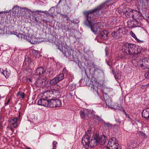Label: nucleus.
Instances as JSON below:
<instances>
[{"instance_id": "nucleus-1", "label": "nucleus", "mask_w": 149, "mask_h": 149, "mask_svg": "<svg viewBox=\"0 0 149 149\" xmlns=\"http://www.w3.org/2000/svg\"><path fill=\"white\" fill-rule=\"evenodd\" d=\"M106 6L105 3H103L93 9L85 11L83 13L84 15L86 17L87 22L85 23V24L89 27L92 31L95 34L97 33L100 28V24L99 22L94 23L92 22L93 15L95 13L96 15H101L105 10Z\"/></svg>"}, {"instance_id": "nucleus-2", "label": "nucleus", "mask_w": 149, "mask_h": 149, "mask_svg": "<svg viewBox=\"0 0 149 149\" xmlns=\"http://www.w3.org/2000/svg\"><path fill=\"white\" fill-rule=\"evenodd\" d=\"M142 50L141 46L132 43L125 44L123 45L122 49L123 52L130 55L140 53Z\"/></svg>"}, {"instance_id": "nucleus-3", "label": "nucleus", "mask_w": 149, "mask_h": 149, "mask_svg": "<svg viewBox=\"0 0 149 149\" xmlns=\"http://www.w3.org/2000/svg\"><path fill=\"white\" fill-rule=\"evenodd\" d=\"M99 136L98 134H95L94 138L90 139L89 138V135L87 134L85 135L82 139V143L85 148H88L89 147L92 148L95 146L98 142L97 137Z\"/></svg>"}, {"instance_id": "nucleus-4", "label": "nucleus", "mask_w": 149, "mask_h": 149, "mask_svg": "<svg viewBox=\"0 0 149 149\" xmlns=\"http://www.w3.org/2000/svg\"><path fill=\"white\" fill-rule=\"evenodd\" d=\"M48 93H45L42 98L38 101V105L49 107L50 99L49 96L48 95Z\"/></svg>"}, {"instance_id": "nucleus-5", "label": "nucleus", "mask_w": 149, "mask_h": 149, "mask_svg": "<svg viewBox=\"0 0 149 149\" xmlns=\"http://www.w3.org/2000/svg\"><path fill=\"white\" fill-rule=\"evenodd\" d=\"M101 84L97 81V80L95 78H93L91 80L89 86L93 89L94 92H97L99 95L98 92L99 87L100 86Z\"/></svg>"}, {"instance_id": "nucleus-6", "label": "nucleus", "mask_w": 149, "mask_h": 149, "mask_svg": "<svg viewBox=\"0 0 149 149\" xmlns=\"http://www.w3.org/2000/svg\"><path fill=\"white\" fill-rule=\"evenodd\" d=\"M137 65L143 69L149 68V59L145 58L140 59L137 63Z\"/></svg>"}, {"instance_id": "nucleus-7", "label": "nucleus", "mask_w": 149, "mask_h": 149, "mask_svg": "<svg viewBox=\"0 0 149 149\" xmlns=\"http://www.w3.org/2000/svg\"><path fill=\"white\" fill-rule=\"evenodd\" d=\"M56 44L58 49L62 52L64 56H65L67 54L68 55L71 54V53L70 52L69 50H68L67 48L63 46L61 42L60 43L59 42H56Z\"/></svg>"}, {"instance_id": "nucleus-8", "label": "nucleus", "mask_w": 149, "mask_h": 149, "mask_svg": "<svg viewBox=\"0 0 149 149\" xmlns=\"http://www.w3.org/2000/svg\"><path fill=\"white\" fill-rule=\"evenodd\" d=\"M37 85L40 86L42 85L45 86L48 83V81L46 78L38 79L36 82Z\"/></svg>"}, {"instance_id": "nucleus-9", "label": "nucleus", "mask_w": 149, "mask_h": 149, "mask_svg": "<svg viewBox=\"0 0 149 149\" xmlns=\"http://www.w3.org/2000/svg\"><path fill=\"white\" fill-rule=\"evenodd\" d=\"M116 28L118 30V33L119 34H120L121 37L125 34L127 31L125 27L122 26H117Z\"/></svg>"}, {"instance_id": "nucleus-10", "label": "nucleus", "mask_w": 149, "mask_h": 149, "mask_svg": "<svg viewBox=\"0 0 149 149\" xmlns=\"http://www.w3.org/2000/svg\"><path fill=\"white\" fill-rule=\"evenodd\" d=\"M45 73V70L42 67L38 68L36 70L35 74L36 75H38L41 77L43 76Z\"/></svg>"}, {"instance_id": "nucleus-11", "label": "nucleus", "mask_w": 149, "mask_h": 149, "mask_svg": "<svg viewBox=\"0 0 149 149\" xmlns=\"http://www.w3.org/2000/svg\"><path fill=\"white\" fill-rule=\"evenodd\" d=\"M80 113L82 118H84L86 119H88L91 116L90 113L87 110L81 111Z\"/></svg>"}, {"instance_id": "nucleus-12", "label": "nucleus", "mask_w": 149, "mask_h": 149, "mask_svg": "<svg viewBox=\"0 0 149 149\" xmlns=\"http://www.w3.org/2000/svg\"><path fill=\"white\" fill-rule=\"evenodd\" d=\"M109 32L107 31H101L99 37L101 38V39L104 40H107L108 38V34Z\"/></svg>"}, {"instance_id": "nucleus-13", "label": "nucleus", "mask_w": 149, "mask_h": 149, "mask_svg": "<svg viewBox=\"0 0 149 149\" xmlns=\"http://www.w3.org/2000/svg\"><path fill=\"white\" fill-rule=\"evenodd\" d=\"M132 18L133 19H141L142 18L141 16V13L139 11L134 10L133 11Z\"/></svg>"}, {"instance_id": "nucleus-14", "label": "nucleus", "mask_w": 149, "mask_h": 149, "mask_svg": "<svg viewBox=\"0 0 149 149\" xmlns=\"http://www.w3.org/2000/svg\"><path fill=\"white\" fill-rule=\"evenodd\" d=\"M116 143H118L116 141V139L115 138H113L111 139H109V141L107 145L108 148L109 147H112L116 145Z\"/></svg>"}, {"instance_id": "nucleus-15", "label": "nucleus", "mask_w": 149, "mask_h": 149, "mask_svg": "<svg viewBox=\"0 0 149 149\" xmlns=\"http://www.w3.org/2000/svg\"><path fill=\"white\" fill-rule=\"evenodd\" d=\"M142 115L143 118L149 120V109L147 108L144 109L142 113Z\"/></svg>"}, {"instance_id": "nucleus-16", "label": "nucleus", "mask_w": 149, "mask_h": 149, "mask_svg": "<svg viewBox=\"0 0 149 149\" xmlns=\"http://www.w3.org/2000/svg\"><path fill=\"white\" fill-rule=\"evenodd\" d=\"M99 136L97 137V140L98 143L101 145H104L105 144L106 141L107 140L106 137L104 135L102 136L100 138H98Z\"/></svg>"}, {"instance_id": "nucleus-17", "label": "nucleus", "mask_w": 149, "mask_h": 149, "mask_svg": "<svg viewBox=\"0 0 149 149\" xmlns=\"http://www.w3.org/2000/svg\"><path fill=\"white\" fill-rule=\"evenodd\" d=\"M133 25H132V27H135L140 26L142 25L140 19H134Z\"/></svg>"}, {"instance_id": "nucleus-18", "label": "nucleus", "mask_w": 149, "mask_h": 149, "mask_svg": "<svg viewBox=\"0 0 149 149\" xmlns=\"http://www.w3.org/2000/svg\"><path fill=\"white\" fill-rule=\"evenodd\" d=\"M119 34L118 33V30L116 28V31H113L111 33L112 37L114 39H118L121 37L120 34Z\"/></svg>"}, {"instance_id": "nucleus-19", "label": "nucleus", "mask_w": 149, "mask_h": 149, "mask_svg": "<svg viewBox=\"0 0 149 149\" xmlns=\"http://www.w3.org/2000/svg\"><path fill=\"white\" fill-rule=\"evenodd\" d=\"M133 10L132 9H130L129 10L126 11L125 13L126 17L129 18L132 17V15L133 14Z\"/></svg>"}, {"instance_id": "nucleus-20", "label": "nucleus", "mask_w": 149, "mask_h": 149, "mask_svg": "<svg viewBox=\"0 0 149 149\" xmlns=\"http://www.w3.org/2000/svg\"><path fill=\"white\" fill-rule=\"evenodd\" d=\"M56 99H50L49 107H56Z\"/></svg>"}, {"instance_id": "nucleus-21", "label": "nucleus", "mask_w": 149, "mask_h": 149, "mask_svg": "<svg viewBox=\"0 0 149 149\" xmlns=\"http://www.w3.org/2000/svg\"><path fill=\"white\" fill-rule=\"evenodd\" d=\"M59 81L56 77L52 79L49 82V84L51 86L56 85Z\"/></svg>"}, {"instance_id": "nucleus-22", "label": "nucleus", "mask_w": 149, "mask_h": 149, "mask_svg": "<svg viewBox=\"0 0 149 149\" xmlns=\"http://www.w3.org/2000/svg\"><path fill=\"white\" fill-rule=\"evenodd\" d=\"M20 7H19L17 6H14L13 8H12V11L13 13L16 14L17 13L18 14V13L19 12V9H20ZM18 16V15H17Z\"/></svg>"}, {"instance_id": "nucleus-23", "label": "nucleus", "mask_w": 149, "mask_h": 149, "mask_svg": "<svg viewBox=\"0 0 149 149\" xmlns=\"http://www.w3.org/2000/svg\"><path fill=\"white\" fill-rule=\"evenodd\" d=\"M37 39L34 36H32L31 37L29 42L32 44H36L37 42Z\"/></svg>"}, {"instance_id": "nucleus-24", "label": "nucleus", "mask_w": 149, "mask_h": 149, "mask_svg": "<svg viewBox=\"0 0 149 149\" xmlns=\"http://www.w3.org/2000/svg\"><path fill=\"white\" fill-rule=\"evenodd\" d=\"M17 118L15 117H13L10 118L8 120V122L11 125L17 122Z\"/></svg>"}, {"instance_id": "nucleus-25", "label": "nucleus", "mask_w": 149, "mask_h": 149, "mask_svg": "<svg viewBox=\"0 0 149 149\" xmlns=\"http://www.w3.org/2000/svg\"><path fill=\"white\" fill-rule=\"evenodd\" d=\"M2 73L6 78H8L10 75V72L6 70H3L2 72Z\"/></svg>"}, {"instance_id": "nucleus-26", "label": "nucleus", "mask_w": 149, "mask_h": 149, "mask_svg": "<svg viewBox=\"0 0 149 149\" xmlns=\"http://www.w3.org/2000/svg\"><path fill=\"white\" fill-rule=\"evenodd\" d=\"M130 34L131 35L132 37L134 38L138 42L140 43L141 42H142V41L139 40L137 38L136 35L132 31H131L130 32Z\"/></svg>"}, {"instance_id": "nucleus-27", "label": "nucleus", "mask_w": 149, "mask_h": 149, "mask_svg": "<svg viewBox=\"0 0 149 149\" xmlns=\"http://www.w3.org/2000/svg\"><path fill=\"white\" fill-rule=\"evenodd\" d=\"M64 75L63 74L61 73L59 74L58 75L56 76V77L58 81H60L62 80L64 78Z\"/></svg>"}, {"instance_id": "nucleus-28", "label": "nucleus", "mask_w": 149, "mask_h": 149, "mask_svg": "<svg viewBox=\"0 0 149 149\" xmlns=\"http://www.w3.org/2000/svg\"><path fill=\"white\" fill-rule=\"evenodd\" d=\"M147 1V0H138V2L139 4L143 6V5L145 4Z\"/></svg>"}, {"instance_id": "nucleus-29", "label": "nucleus", "mask_w": 149, "mask_h": 149, "mask_svg": "<svg viewBox=\"0 0 149 149\" xmlns=\"http://www.w3.org/2000/svg\"><path fill=\"white\" fill-rule=\"evenodd\" d=\"M56 107H60L62 105L61 102V100L58 99H56Z\"/></svg>"}, {"instance_id": "nucleus-30", "label": "nucleus", "mask_w": 149, "mask_h": 149, "mask_svg": "<svg viewBox=\"0 0 149 149\" xmlns=\"http://www.w3.org/2000/svg\"><path fill=\"white\" fill-rule=\"evenodd\" d=\"M137 134L139 136H141L143 137H145L146 136V134L145 133L141 131H138L137 132Z\"/></svg>"}, {"instance_id": "nucleus-31", "label": "nucleus", "mask_w": 149, "mask_h": 149, "mask_svg": "<svg viewBox=\"0 0 149 149\" xmlns=\"http://www.w3.org/2000/svg\"><path fill=\"white\" fill-rule=\"evenodd\" d=\"M108 148L109 149H120L118 143H116V145H115L114 146L109 147V148Z\"/></svg>"}, {"instance_id": "nucleus-32", "label": "nucleus", "mask_w": 149, "mask_h": 149, "mask_svg": "<svg viewBox=\"0 0 149 149\" xmlns=\"http://www.w3.org/2000/svg\"><path fill=\"white\" fill-rule=\"evenodd\" d=\"M23 38L24 39H25L28 41L29 42V40H30L31 37L29 36L23 35Z\"/></svg>"}, {"instance_id": "nucleus-33", "label": "nucleus", "mask_w": 149, "mask_h": 149, "mask_svg": "<svg viewBox=\"0 0 149 149\" xmlns=\"http://www.w3.org/2000/svg\"><path fill=\"white\" fill-rule=\"evenodd\" d=\"M33 19L35 20L36 23H38L39 22V18L37 17L34 16L33 17Z\"/></svg>"}, {"instance_id": "nucleus-34", "label": "nucleus", "mask_w": 149, "mask_h": 149, "mask_svg": "<svg viewBox=\"0 0 149 149\" xmlns=\"http://www.w3.org/2000/svg\"><path fill=\"white\" fill-rule=\"evenodd\" d=\"M133 20L132 21L130 20L128 21L127 23L128 25H130L132 28H133L132 25H133Z\"/></svg>"}, {"instance_id": "nucleus-35", "label": "nucleus", "mask_w": 149, "mask_h": 149, "mask_svg": "<svg viewBox=\"0 0 149 149\" xmlns=\"http://www.w3.org/2000/svg\"><path fill=\"white\" fill-rule=\"evenodd\" d=\"M20 9L24 10H26V11H27L28 12H29L31 11V10H30L28 8H26V7L22 8V7H20Z\"/></svg>"}, {"instance_id": "nucleus-36", "label": "nucleus", "mask_w": 149, "mask_h": 149, "mask_svg": "<svg viewBox=\"0 0 149 149\" xmlns=\"http://www.w3.org/2000/svg\"><path fill=\"white\" fill-rule=\"evenodd\" d=\"M95 118L100 121H101L102 120V119L101 118L97 116H95Z\"/></svg>"}, {"instance_id": "nucleus-37", "label": "nucleus", "mask_w": 149, "mask_h": 149, "mask_svg": "<svg viewBox=\"0 0 149 149\" xmlns=\"http://www.w3.org/2000/svg\"><path fill=\"white\" fill-rule=\"evenodd\" d=\"M33 53L35 55V56H37L39 54L38 51L37 50H33Z\"/></svg>"}, {"instance_id": "nucleus-38", "label": "nucleus", "mask_w": 149, "mask_h": 149, "mask_svg": "<svg viewBox=\"0 0 149 149\" xmlns=\"http://www.w3.org/2000/svg\"><path fill=\"white\" fill-rule=\"evenodd\" d=\"M18 95H19L22 98H24V93L22 92L19 93Z\"/></svg>"}, {"instance_id": "nucleus-39", "label": "nucleus", "mask_w": 149, "mask_h": 149, "mask_svg": "<svg viewBox=\"0 0 149 149\" xmlns=\"http://www.w3.org/2000/svg\"><path fill=\"white\" fill-rule=\"evenodd\" d=\"M121 106L120 105H118V106L116 107V109L119 110H121L123 109V108L120 106Z\"/></svg>"}, {"instance_id": "nucleus-40", "label": "nucleus", "mask_w": 149, "mask_h": 149, "mask_svg": "<svg viewBox=\"0 0 149 149\" xmlns=\"http://www.w3.org/2000/svg\"><path fill=\"white\" fill-rule=\"evenodd\" d=\"M145 76L146 78L149 79V71L146 73Z\"/></svg>"}, {"instance_id": "nucleus-41", "label": "nucleus", "mask_w": 149, "mask_h": 149, "mask_svg": "<svg viewBox=\"0 0 149 149\" xmlns=\"http://www.w3.org/2000/svg\"><path fill=\"white\" fill-rule=\"evenodd\" d=\"M76 63L78 64L79 66L80 67L81 66V64L80 61L79 60L77 61Z\"/></svg>"}, {"instance_id": "nucleus-42", "label": "nucleus", "mask_w": 149, "mask_h": 149, "mask_svg": "<svg viewBox=\"0 0 149 149\" xmlns=\"http://www.w3.org/2000/svg\"><path fill=\"white\" fill-rule=\"evenodd\" d=\"M63 74H67L68 72V71L65 68H64L63 70Z\"/></svg>"}, {"instance_id": "nucleus-43", "label": "nucleus", "mask_w": 149, "mask_h": 149, "mask_svg": "<svg viewBox=\"0 0 149 149\" xmlns=\"http://www.w3.org/2000/svg\"><path fill=\"white\" fill-rule=\"evenodd\" d=\"M104 126L105 127H109L111 126V125L108 123H106L104 124Z\"/></svg>"}, {"instance_id": "nucleus-44", "label": "nucleus", "mask_w": 149, "mask_h": 149, "mask_svg": "<svg viewBox=\"0 0 149 149\" xmlns=\"http://www.w3.org/2000/svg\"><path fill=\"white\" fill-rule=\"evenodd\" d=\"M57 143L56 141H54L53 142V147H56V145L57 144Z\"/></svg>"}, {"instance_id": "nucleus-45", "label": "nucleus", "mask_w": 149, "mask_h": 149, "mask_svg": "<svg viewBox=\"0 0 149 149\" xmlns=\"http://www.w3.org/2000/svg\"><path fill=\"white\" fill-rule=\"evenodd\" d=\"M7 128L9 129L13 132H14V130L12 127L8 126L7 127Z\"/></svg>"}, {"instance_id": "nucleus-46", "label": "nucleus", "mask_w": 149, "mask_h": 149, "mask_svg": "<svg viewBox=\"0 0 149 149\" xmlns=\"http://www.w3.org/2000/svg\"><path fill=\"white\" fill-rule=\"evenodd\" d=\"M92 65L94 68V70L95 71H97V70H99V69L97 68H95V65L93 64H92Z\"/></svg>"}, {"instance_id": "nucleus-47", "label": "nucleus", "mask_w": 149, "mask_h": 149, "mask_svg": "<svg viewBox=\"0 0 149 149\" xmlns=\"http://www.w3.org/2000/svg\"><path fill=\"white\" fill-rule=\"evenodd\" d=\"M91 133V130H89L88 131L86 132V133L85 134V135L86 134H89V138H90V134Z\"/></svg>"}, {"instance_id": "nucleus-48", "label": "nucleus", "mask_w": 149, "mask_h": 149, "mask_svg": "<svg viewBox=\"0 0 149 149\" xmlns=\"http://www.w3.org/2000/svg\"><path fill=\"white\" fill-rule=\"evenodd\" d=\"M4 33V31L3 29L0 28V34Z\"/></svg>"}, {"instance_id": "nucleus-49", "label": "nucleus", "mask_w": 149, "mask_h": 149, "mask_svg": "<svg viewBox=\"0 0 149 149\" xmlns=\"http://www.w3.org/2000/svg\"><path fill=\"white\" fill-rule=\"evenodd\" d=\"M13 125V127H16L17 126V122L16 123H14Z\"/></svg>"}, {"instance_id": "nucleus-50", "label": "nucleus", "mask_w": 149, "mask_h": 149, "mask_svg": "<svg viewBox=\"0 0 149 149\" xmlns=\"http://www.w3.org/2000/svg\"><path fill=\"white\" fill-rule=\"evenodd\" d=\"M43 11L42 10H36V11L35 12H33V13H36V12H39V13H43Z\"/></svg>"}, {"instance_id": "nucleus-51", "label": "nucleus", "mask_w": 149, "mask_h": 149, "mask_svg": "<svg viewBox=\"0 0 149 149\" xmlns=\"http://www.w3.org/2000/svg\"><path fill=\"white\" fill-rule=\"evenodd\" d=\"M17 36L19 37H21V38H22V37L23 36V35H22L21 34H19L18 35H17Z\"/></svg>"}, {"instance_id": "nucleus-52", "label": "nucleus", "mask_w": 149, "mask_h": 149, "mask_svg": "<svg viewBox=\"0 0 149 149\" xmlns=\"http://www.w3.org/2000/svg\"><path fill=\"white\" fill-rule=\"evenodd\" d=\"M62 17L66 18L67 17L68 15H64L63 14H61Z\"/></svg>"}, {"instance_id": "nucleus-53", "label": "nucleus", "mask_w": 149, "mask_h": 149, "mask_svg": "<svg viewBox=\"0 0 149 149\" xmlns=\"http://www.w3.org/2000/svg\"><path fill=\"white\" fill-rule=\"evenodd\" d=\"M43 12H43V13H45L47 15H48V13L47 11H44Z\"/></svg>"}, {"instance_id": "nucleus-54", "label": "nucleus", "mask_w": 149, "mask_h": 149, "mask_svg": "<svg viewBox=\"0 0 149 149\" xmlns=\"http://www.w3.org/2000/svg\"><path fill=\"white\" fill-rule=\"evenodd\" d=\"M10 101V100L8 99L7 101V102L6 103V104H8Z\"/></svg>"}, {"instance_id": "nucleus-55", "label": "nucleus", "mask_w": 149, "mask_h": 149, "mask_svg": "<svg viewBox=\"0 0 149 149\" xmlns=\"http://www.w3.org/2000/svg\"><path fill=\"white\" fill-rule=\"evenodd\" d=\"M132 0H126V1L128 2V3H130Z\"/></svg>"}, {"instance_id": "nucleus-56", "label": "nucleus", "mask_w": 149, "mask_h": 149, "mask_svg": "<svg viewBox=\"0 0 149 149\" xmlns=\"http://www.w3.org/2000/svg\"><path fill=\"white\" fill-rule=\"evenodd\" d=\"M117 121L119 123H121V121H120L119 119H118V120H117Z\"/></svg>"}, {"instance_id": "nucleus-57", "label": "nucleus", "mask_w": 149, "mask_h": 149, "mask_svg": "<svg viewBox=\"0 0 149 149\" xmlns=\"http://www.w3.org/2000/svg\"><path fill=\"white\" fill-rule=\"evenodd\" d=\"M112 72L113 74H114L115 73L114 71L113 70H112Z\"/></svg>"}, {"instance_id": "nucleus-58", "label": "nucleus", "mask_w": 149, "mask_h": 149, "mask_svg": "<svg viewBox=\"0 0 149 149\" xmlns=\"http://www.w3.org/2000/svg\"><path fill=\"white\" fill-rule=\"evenodd\" d=\"M123 111V112L124 113H125V112H126L125 111L124 109L123 108V109H122Z\"/></svg>"}, {"instance_id": "nucleus-59", "label": "nucleus", "mask_w": 149, "mask_h": 149, "mask_svg": "<svg viewBox=\"0 0 149 149\" xmlns=\"http://www.w3.org/2000/svg\"><path fill=\"white\" fill-rule=\"evenodd\" d=\"M123 111V112L124 113H125V112H126L125 111L124 109L123 108V109H122Z\"/></svg>"}, {"instance_id": "nucleus-60", "label": "nucleus", "mask_w": 149, "mask_h": 149, "mask_svg": "<svg viewBox=\"0 0 149 149\" xmlns=\"http://www.w3.org/2000/svg\"><path fill=\"white\" fill-rule=\"evenodd\" d=\"M91 66H90L89 68V70L90 71L91 70Z\"/></svg>"}, {"instance_id": "nucleus-61", "label": "nucleus", "mask_w": 149, "mask_h": 149, "mask_svg": "<svg viewBox=\"0 0 149 149\" xmlns=\"http://www.w3.org/2000/svg\"><path fill=\"white\" fill-rule=\"evenodd\" d=\"M62 0H60L59 1V2L58 3V4H59L61 2V1H62Z\"/></svg>"}, {"instance_id": "nucleus-62", "label": "nucleus", "mask_w": 149, "mask_h": 149, "mask_svg": "<svg viewBox=\"0 0 149 149\" xmlns=\"http://www.w3.org/2000/svg\"><path fill=\"white\" fill-rule=\"evenodd\" d=\"M26 149H31V148H29V147H27L26 148Z\"/></svg>"}, {"instance_id": "nucleus-63", "label": "nucleus", "mask_w": 149, "mask_h": 149, "mask_svg": "<svg viewBox=\"0 0 149 149\" xmlns=\"http://www.w3.org/2000/svg\"><path fill=\"white\" fill-rule=\"evenodd\" d=\"M67 18H66V20H70V19H69V18L67 17H66Z\"/></svg>"}, {"instance_id": "nucleus-64", "label": "nucleus", "mask_w": 149, "mask_h": 149, "mask_svg": "<svg viewBox=\"0 0 149 149\" xmlns=\"http://www.w3.org/2000/svg\"><path fill=\"white\" fill-rule=\"evenodd\" d=\"M124 114H125V115L126 116H127V115H128L127 114V113L126 112H125V113H124Z\"/></svg>"}]
</instances>
